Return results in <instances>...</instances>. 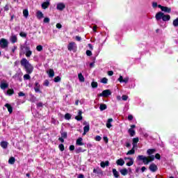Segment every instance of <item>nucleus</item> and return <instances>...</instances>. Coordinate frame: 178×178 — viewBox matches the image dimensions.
Listing matches in <instances>:
<instances>
[{"mask_svg": "<svg viewBox=\"0 0 178 178\" xmlns=\"http://www.w3.org/2000/svg\"><path fill=\"white\" fill-rule=\"evenodd\" d=\"M20 63L23 67H24L26 73L28 74H31L33 73V71L34 70V67L33 65L27 60L26 58H24L21 60Z\"/></svg>", "mask_w": 178, "mask_h": 178, "instance_id": "1", "label": "nucleus"}, {"mask_svg": "<svg viewBox=\"0 0 178 178\" xmlns=\"http://www.w3.org/2000/svg\"><path fill=\"white\" fill-rule=\"evenodd\" d=\"M154 159H155V156H154V155H151L147 157L143 155H139L137 157V160L143 161L144 165H148L149 162H152V161H154Z\"/></svg>", "mask_w": 178, "mask_h": 178, "instance_id": "2", "label": "nucleus"}, {"mask_svg": "<svg viewBox=\"0 0 178 178\" xmlns=\"http://www.w3.org/2000/svg\"><path fill=\"white\" fill-rule=\"evenodd\" d=\"M156 20L159 21L162 19L163 22H169L170 20V15H165L162 12H159L155 15Z\"/></svg>", "mask_w": 178, "mask_h": 178, "instance_id": "3", "label": "nucleus"}, {"mask_svg": "<svg viewBox=\"0 0 178 178\" xmlns=\"http://www.w3.org/2000/svg\"><path fill=\"white\" fill-rule=\"evenodd\" d=\"M21 51H25V55L26 58H30L31 55H33V51L30 50V47L29 46H21L20 47Z\"/></svg>", "mask_w": 178, "mask_h": 178, "instance_id": "4", "label": "nucleus"}, {"mask_svg": "<svg viewBox=\"0 0 178 178\" xmlns=\"http://www.w3.org/2000/svg\"><path fill=\"white\" fill-rule=\"evenodd\" d=\"M68 51H72L73 52H76L77 51V45L74 43V42H71L67 45Z\"/></svg>", "mask_w": 178, "mask_h": 178, "instance_id": "5", "label": "nucleus"}, {"mask_svg": "<svg viewBox=\"0 0 178 178\" xmlns=\"http://www.w3.org/2000/svg\"><path fill=\"white\" fill-rule=\"evenodd\" d=\"M112 94V92H111V90L107 89L105 90H103L102 93L99 94V97H103L104 98H108L109 95Z\"/></svg>", "mask_w": 178, "mask_h": 178, "instance_id": "6", "label": "nucleus"}, {"mask_svg": "<svg viewBox=\"0 0 178 178\" xmlns=\"http://www.w3.org/2000/svg\"><path fill=\"white\" fill-rule=\"evenodd\" d=\"M83 126H85L83 127V136H86V134H87V133H88V131H90V123L87 122V121H84L83 122Z\"/></svg>", "mask_w": 178, "mask_h": 178, "instance_id": "7", "label": "nucleus"}, {"mask_svg": "<svg viewBox=\"0 0 178 178\" xmlns=\"http://www.w3.org/2000/svg\"><path fill=\"white\" fill-rule=\"evenodd\" d=\"M9 45V42H8V40L5 38H1L0 40V47L3 49L8 48V46Z\"/></svg>", "mask_w": 178, "mask_h": 178, "instance_id": "8", "label": "nucleus"}, {"mask_svg": "<svg viewBox=\"0 0 178 178\" xmlns=\"http://www.w3.org/2000/svg\"><path fill=\"white\" fill-rule=\"evenodd\" d=\"M124 161H127V166H133L134 165V159L131 157H124Z\"/></svg>", "mask_w": 178, "mask_h": 178, "instance_id": "9", "label": "nucleus"}, {"mask_svg": "<svg viewBox=\"0 0 178 178\" xmlns=\"http://www.w3.org/2000/svg\"><path fill=\"white\" fill-rule=\"evenodd\" d=\"M158 8L162 10V12H165V13H170L172 12V8L166 7V6H163L161 5H159Z\"/></svg>", "mask_w": 178, "mask_h": 178, "instance_id": "10", "label": "nucleus"}, {"mask_svg": "<svg viewBox=\"0 0 178 178\" xmlns=\"http://www.w3.org/2000/svg\"><path fill=\"white\" fill-rule=\"evenodd\" d=\"M66 8V5L64 3H58L56 5L57 10H63Z\"/></svg>", "mask_w": 178, "mask_h": 178, "instance_id": "11", "label": "nucleus"}, {"mask_svg": "<svg viewBox=\"0 0 178 178\" xmlns=\"http://www.w3.org/2000/svg\"><path fill=\"white\" fill-rule=\"evenodd\" d=\"M129 76H127L124 79H123V76L122 75H120L118 79V81H120V83H129Z\"/></svg>", "mask_w": 178, "mask_h": 178, "instance_id": "12", "label": "nucleus"}, {"mask_svg": "<svg viewBox=\"0 0 178 178\" xmlns=\"http://www.w3.org/2000/svg\"><path fill=\"white\" fill-rule=\"evenodd\" d=\"M40 88H41V85H40V83L38 82H35V87H34L35 92H41V91L40 90Z\"/></svg>", "mask_w": 178, "mask_h": 178, "instance_id": "13", "label": "nucleus"}, {"mask_svg": "<svg viewBox=\"0 0 178 178\" xmlns=\"http://www.w3.org/2000/svg\"><path fill=\"white\" fill-rule=\"evenodd\" d=\"M149 170H151V172H156V170H158V167L156 166V165L152 163L149 167Z\"/></svg>", "mask_w": 178, "mask_h": 178, "instance_id": "14", "label": "nucleus"}, {"mask_svg": "<svg viewBox=\"0 0 178 178\" xmlns=\"http://www.w3.org/2000/svg\"><path fill=\"white\" fill-rule=\"evenodd\" d=\"M82 113L83 112H81V111L79 110L78 112V115L75 117L76 120H83V116H81Z\"/></svg>", "mask_w": 178, "mask_h": 178, "instance_id": "15", "label": "nucleus"}, {"mask_svg": "<svg viewBox=\"0 0 178 178\" xmlns=\"http://www.w3.org/2000/svg\"><path fill=\"white\" fill-rule=\"evenodd\" d=\"M10 41L15 44V42H17V36L16 35H12L10 38Z\"/></svg>", "mask_w": 178, "mask_h": 178, "instance_id": "16", "label": "nucleus"}, {"mask_svg": "<svg viewBox=\"0 0 178 178\" xmlns=\"http://www.w3.org/2000/svg\"><path fill=\"white\" fill-rule=\"evenodd\" d=\"M112 122H113V119L112 118H109L108 120H107V122L106 124V126L108 129H111V127H112Z\"/></svg>", "mask_w": 178, "mask_h": 178, "instance_id": "17", "label": "nucleus"}, {"mask_svg": "<svg viewBox=\"0 0 178 178\" xmlns=\"http://www.w3.org/2000/svg\"><path fill=\"white\" fill-rule=\"evenodd\" d=\"M36 17L38 19H39V20H40V19H42V17H44V14L42 13V12L38 10L36 13Z\"/></svg>", "mask_w": 178, "mask_h": 178, "instance_id": "18", "label": "nucleus"}, {"mask_svg": "<svg viewBox=\"0 0 178 178\" xmlns=\"http://www.w3.org/2000/svg\"><path fill=\"white\" fill-rule=\"evenodd\" d=\"M76 145H79V146L84 145V143H83V138H79L76 140Z\"/></svg>", "mask_w": 178, "mask_h": 178, "instance_id": "19", "label": "nucleus"}, {"mask_svg": "<svg viewBox=\"0 0 178 178\" xmlns=\"http://www.w3.org/2000/svg\"><path fill=\"white\" fill-rule=\"evenodd\" d=\"M116 163L118 165V166H123V165H124V161L123 159H120L117 160Z\"/></svg>", "mask_w": 178, "mask_h": 178, "instance_id": "20", "label": "nucleus"}, {"mask_svg": "<svg viewBox=\"0 0 178 178\" xmlns=\"http://www.w3.org/2000/svg\"><path fill=\"white\" fill-rule=\"evenodd\" d=\"M120 173H121L122 176H126L129 173V171L127 170V168H124L120 170Z\"/></svg>", "mask_w": 178, "mask_h": 178, "instance_id": "21", "label": "nucleus"}, {"mask_svg": "<svg viewBox=\"0 0 178 178\" xmlns=\"http://www.w3.org/2000/svg\"><path fill=\"white\" fill-rule=\"evenodd\" d=\"M5 106H6V108H8L9 113H12V112H13V108L12 107V106H10V104H6Z\"/></svg>", "mask_w": 178, "mask_h": 178, "instance_id": "22", "label": "nucleus"}, {"mask_svg": "<svg viewBox=\"0 0 178 178\" xmlns=\"http://www.w3.org/2000/svg\"><path fill=\"white\" fill-rule=\"evenodd\" d=\"M0 87L1 90H6V88H8L9 87V84L2 82L0 85Z\"/></svg>", "mask_w": 178, "mask_h": 178, "instance_id": "23", "label": "nucleus"}, {"mask_svg": "<svg viewBox=\"0 0 178 178\" xmlns=\"http://www.w3.org/2000/svg\"><path fill=\"white\" fill-rule=\"evenodd\" d=\"M0 145L2 148H3L4 149H6V148H8V142L2 141L1 142Z\"/></svg>", "mask_w": 178, "mask_h": 178, "instance_id": "24", "label": "nucleus"}, {"mask_svg": "<svg viewBox=\"0 0 178 178\" xmlns=\"http://www.w3.org/2000/svg\"><path fill=\"white\" fill-rule=\"evenodd\" d=\"M49 6V1H45L42 4V9H47Z\"/></svg>", "mask_w": 178, "mask_h": 178, "instance_id": "25", "label": "nucleus"}, {"mask_svg": "<svg viewBox=\"0 0 178 178\" xmlns=\"http://www.w3.org/2000/svg\"><path fill=\"white\" fill-rule=\"evenodd\" d=\"M78 79H79V81H81V83H84L85 79H84V76H83V74L79 73L78 74Z\"/></svg>", "mask_w": 178, "mask_h": 178, "instance_id": "26", "label": "nucleus"}, {"mask_svg": "<svg viewBox=\"0 0 178 178\" xmlns=\"http://www.w3.org/2000/svg\"><path fill=\"white\" fill-rule=\"evenodd\" d=\"M48 74H49V77H54V76H55V72H54V70H49V71L47 72Z\"/></svg>", "mask_w": 178, "mask_h": 178, "instance_id": "27", "label": "nucleus"}, {"mask_svg": "<svg viewBox=\"0 0 178 178\" xmlns=\"http://www.w3.org/2000/svg\"><path fill=\"white\" fill-rule=\"evenodd\" d=\"M100 166L102 168H105V166H109V161H106L105 162L102 161L101 163H100Z\"/></svg>", "mask_w": 178, "mask_h": 178, "instance_id": "28", "label": "nucleus"}, {"mask_svg": "<svg viewBox=\"0 0 178 178\" xmlns=\"http://www.w3.org/2000/svg\"><path fill=\"white\" fill-rule=\"evenodd\" d=\"M128 131L131 137H134V136H136V131H134L133 129H129Z\"/></svg>", "mask_w": 178, "mask_h": 178, "instance_id": "29", "label": "nucleus"}, {"mask_svg": "<svg viewBox=\"0 0 178 178\" xmlns=\"http://www.w3.org/2000/svg\"><path fill=\"white\" fill-rule=\"evenodd\" d=\"M113 175L115 178L119 177V172H118L115 168L113 169Z\"/></svg>", "mask_w": 178, "mask_h": 178, "instance_id": "30", "label": "nucleus"}, {"mask_svg": "<svg viewBox=\"0 0 178 178\" xmlns=\"http://www.w3.org/2000/svg\"><path fill=\"white\" fill-rule=\"evenodd\" d=\"M155 149H149L147 151V155H152V154H154Z\"/></svg>", "mask_w": 178, "mask_h": 178, "instance_id": "31", "label": "nucleus"}, {"mask_svg": "<svg viewBox=\"0 0 178 178\" xmlns=\"http://www.w3.org/2000/svg\"><path fill=\"white\" fill-rule=\"evenodd\" d=\"M23 15L24 16V17H26V19H27L29 17V10L27 9L24 10Z\"/></svg>", "mask_w": 178, "mask_h": 178, "instance_id": "32", "label": "nucleus"}, {"mask_svg": "<svg viewBox=\"0 0 178 178\" xmlns=\"http://www.w3.org/2000/svg\"><path fill=\"white\" fill-rule=\"evenodd\" d=\"M15 161V157H10L8 160V163H10V165H13Z\"/></svg>", "mask_w": 178, "mask_h": 178, "instance_id": "33", "label": "nucleus"}, {"mask_svg": "<svg viewBox=\"0 0 178 178\" xmlns=\"http://www.w3.org/2000/svg\"><path fill=\"white\" fill-rule=\"evenodd\" d=\"M134 154H136V150H134V149H131L127 152V155H134Z\"/></svg>", "mask_w": 178, "mask_h": 178, "instance_id": "34", "label": "nucleus"}, {"mask_svg": "<svg viewBox=\"0 0 178 178\" xmlns=\"http://www.w3.org/2000/svg\"><path fill=\"white\" fill-rule=\"evenodd\" d=\"M107 106L106 104H101L99 106L100 111H105L106 109Z\"/></svg>", "mask_w": 178, "mask_h": 178, "instance_id": "35", "label": "nucleus"}, {"mask_svg": "<svg viewBox=\"0 0 178 178\" xmlns=\"http://www.w3.org/2000/svg\"><path fill=\"white\" fill-rule=\"evenodd\" d=\"M65 119L66 120H70V119H72V115H70V113H66L65 115Z\"/></svg>", "mask_w": 178, "mask_h": 178, "instance_id": "36", "label": "nucleus"}, {"mask_svg": "<svg viewBox=\"0 0 178 178\" xmlns=\"http://www.w3.org/2000/svg\"><path fill=\"white\" fill-rule=\"evenodd\" d=\"M91 86L92 88H97L98 87V83H97L95 81H92L91 83Z\"/></svg>", "mask_w": 178, "mask_h": 178, "instance_id": "37", "label": "nucleus"}, {"mask_svg": "<svg viewBox=\"0 0 178 178\" xmlns=\"http://www.w3.org/2000/svg\"><path fill=\"white\" fill-rule=\"evenodd\" d=\"M172 24H173L174 27H178V18L175 19L172 22Z\"/></svg>", "mask_w": 178, "mask_h": 178, "instance_id": "38", "label": "nucleus"}, {"mask_svg": "<svg viewBox=\"0 0 178 178\" xmlns=\"http://www.w3.org/2000/svg\"><path fill=\"white\" fill-rule=\"evenodd\" d=\"M15 93V90H13V89H9L8 90H7V94L8 95H13V94Z\"/></svg>", "mask_w": 178, "mask_h": 178, "instance_id": "39", "label": "nucleus"}, {"mask_svg": "<svg viewBox=\"0 0 178 178\" xmlns=\"http://www.w3.org/2000/svg\"><path fill=\"white\" fill-rule=\"evenodd\" d=\"M30 74H26L24 75V80H30L31 76L29 75Z\"/></svg>", "mask_w": 178, "mask_h": 178, "instance_id": "40", "label": "nucleus"}, {"mask_svg": "<svg viewBox=\"0 0 178 178\" xmlns=\"http://www.w3.org/2000/svg\"><path fill=\"white\" fill-rule=\"evenodd\" d=\"M101 83H103V84H106L108 83V79L106 78L102 79Z\"/></svg>", "mask_w": 178, "mask_h": 178, "instance_id": "41", "label": "nucleus"}, {"mask_svg": "<svg viewBox=\"0 0 178 178\" xmlns=\"http://www.w3.org/2000/svg\"><path fill=\"white\" fill-rule=\"evenodd\" d=\"M122 101H127V99H129V96L124 95L122 96Z\"/></svg>", "mask_w": 178, "mask_h": 178, "instance_id": "42", "label": "nucleus"}, {"mask_svg": "<svg viewBox=\"0 0 178 178\" xmlns=\"http://www.w3.org/2000/svg\"><path fill=\"white\" fill-rule=\"evenodd\" d=\"M54 81H55V83H59V81H60V76H56L54 78Z\"/></svg>", "mask_w": 178, "mask_h": 178, "instance_id": "43", "label": "nucleus"}, {"mask_svg": "<svg viewBox=\"0 0 178 178\" xmlns=\"http://www.w3.org/2000/svg\"><path fill=\"white\" fill-rule=\"evenodd\" d=\"M36 49L39 52H41V51H42V47L41 45H38V46L36 47Z\"/></svg>", "mask_w": 178, "mask_h": 178, "instance_id": "44", "label": "nucleus"}, {"mask_svg": "<svg viewBox=\"0 0 178 178\" xmlns=\"http://www.w3.org/2000/svg\"><path fill=\"white\" fill-rule=\"evenodd\" d=\"M61 137L63 138H66L67 137V134L66 132L61 133Z\"/></svg>", "mask_w": 178, "mask_h": 178, "instance_id": "45", "label": "nucleus"}, {"mask_svg": "<svg viewBox=\"0 0 178 178\" xmlns=\"http://www.w3.org/2000/svg\"><path fill=\"white\" fill-rule=\"evenodd\" d=\"M43 86H45L46 87H48V86H49V81L48 80H45L44 83H43Z\"/></svg>", "mask_w": 178, "mask_h": 178, "instance_id": "46", "label": "nucleus"}, {"mask_svg": "<svg viewBox=\"0 0 178 178\" xmlns=\"http://www.w3.org/2000/svg\"><path fill=\"white\" fill-rule=\"evenodd\" d=\"M58 147H59L60 151H65V146L63 145V144L59 145Z\"/></svg>", "mask_w": 178, "mask_h": 178, "instance_id": "47", "label": "nucleus"}, {"mask_svg": "<svg viewBox=\"0 0 178 178\" xmlns=\"http://www.w3.org/2000/svg\"><path fill=\"white\" fill-rule=\"evenodd\" d=\"M158 6H159V5H158V3H156V2H153L152 3V8H154V9L156 8H158Z\"/></svg>", "mask_w": 178, "mask_h": 178, "instance_id": "48", "label": "nucleus"}, {"mask_svg": "<svg viewBox=\"0 0 178 178\" xmlns=\"http://www.w3.org/2000/svg\"><path fill=\"white\" fill-rule=\"evenodd\" d=\"M19 35H20V37H24V38L27 37V34L26 33H24V32H21L19 33Z\"/></svg>", "mask_w": 178, "mask_h": 178, "instance_id": "49", "label": "nucleus"}, {"mask_svg": "<svg viewBox=\"0 0 178 178\" xmlns=\"http://www.w3.org/2000/svg\"><path fill=\"white\" fill-rule=\"evenodd\" d=\"M86 55H87V56H91L92 55V52H91V51H90V50H87Z\"/></svg>", "mask_w": 178, "mask_h": 178, "instance_id": "50", "label": "nucleus"}, {"mask_svg": "<svg viewBox=\"0 0 178 178\" xmlns=\"http://www.w3.org/2000/svg\"><path fill=\"white\" fill-rule=\"evenodd\" d=\"M137 143H138V138H134L133 139V143L134 144H137Z\"/></svg>", "mask_w": 178, "mask_h": 178, "instance_id": "51", "label": "nucleus"}, {"mask_svg": "<svg viewBox=\"0 0 178 178\" xmlns=\"http://www.w3.org/2000/svg\"><path fill=\"white\" fill-rule=\"evenodd\" d=\"M95 140L96 141H101L102 138H101V136H97L95 137Z\"/></svg>", "mask_w": 178, "mask_h": 178, "instance_id": "52", "label": "nucleus"}, {"mask_svg": "<svg viewBox=\"0 0 178 178\" xmlns=\"http://www.w3.org/2000/svg\"><path fill=\"white\" fill-rule=\"evenodd\" d=\"M93 173H97V174H99V173H102V170H99V171H98V170H97V169H94L93 170Z\"/></svg>", "mask_w": 178, "mask_h": 178, "instance_id": "53", "label": "nucleus"}, {"mask_svg": "<svg viewBox=\"0 0 178 178\" xmlns=\"http://www.w3.org/2000/svg\"><path fill=\"white\" fill-rule=\"evenodd\" d=\"M49 17H45L43 20L44 23H49Z\"/></svg>", "mask_w": 178, "mask_h": 178, "instance_id": "54", "label": "nucleus"}, {"mask_svg": "<svg viewBox=\"0 0 178 178\" xmlns=\"http://www.w3.org/2000/svg\"><path fill=\"white\" fill-rule=\"evenodd\" d=\"M56 27L57 28V29H62V24H56Z\"/></svg>", "mask_w": 178, "mask_h": 178, "instance_id": "55", "label": "nucleus"}, {"mask_svg": "<svg viewBox=\"0 0 178 178\" xmlns=\"http://www.w3.org/2000/svg\"><path fill=\"white\" fill-rule=\"evenodd\" d=\"M18 95H19V97H24V92H19V93H18Z\"/></svg>", "mask_w": 178, "mask_h": 178, "instance_id": "56", "label": "nucleus"}, {"mask_svg": "<svg viewBox=\"0 0 178 178\" xmlns=\"http://www.w3.org/2000/svg\"><path fill=\"white\" fill-rule=\"evenodd\" d=\"M75 40H76V41H81V37H80V36H76V37H75Z\"/></svg>", "mask_w": 178, "mask_h": 178, "instance_id": "57", "label": "nucleus"}, {"mask_svg": "<svg viewBox=\"0 0 178 178\" xmlns=\"http://www.w3.org/2000/svg\"><path fill=\"white\" fill-rule=\"evenodd\" d=\"M4 10H6V11L9 10V5L7 4V5L5 6Z\"/></svg>", "mask_w": 178, "mask_h": 178, "instance_id": "58", "label": "nucleus"}, {"mask_svg": "<svg viewBox=\"0 0 178 178\" xmlns=\"http://www.w3.org/2000/svg\"><path fill=\"white\" fill-rule=\"evenodd\" d=\"M155 158L156 159H161V155H159V154H156Z\"/></svg>", "mask_w": 178, "mask_h": 178, "instance_id": "59", "label": "nucleus"}, {"mask_svg": "<svg viewBox=\"0 0 178 178\" xmlns=\"http://www.w3.org/2000/svg\"><path fill=\"white\" fill-rule=\"evenodd\" d=\"M70 151H74V145L70 146Z\"/></svg>", "mask_w": 178, "mask_h": 178, "instance_id": "60", "label": "nucleus"}, {"mask_svg": "<svg viewBox=\"0 0 178 178\" xmlns=\"http://www.w3.org/2000/svg\"><path fill=\"white\" fill-rule=\"evenodd\" d=\"M76 154L81 152V147H79L78 149H76Z\"/></svg>", "mask_w": 178, "mask_h": 178, "instance_id": "61", "label": "nucleus"}, {"mask_svg": "<svg viewBox=\"0 0 178 178\" xmlns=\"http://www.w3.org/2000/svg\"><path fill=\"white\" fill-rule=\"evenodd\" d=\"M132 119H134L133 115H128V120H131Z\"/></svg>", "mask_w": 178, "mask_h": 178, "instance_id": "62", "label": "nucleus"}, {"mask_svg": "<svg viewBox=\"0 0 178 178\" xmlns=\"http://www.w3.org/2000/svg\"><path fill=\"white\" fill-rule=\"evenodd\" d=\"M108 76H113V71H108Z\"/></svg>", "mask_w": 178, "mask_h": 178, "instance_id": "63", "label": "nucleus"}, {"mask_svg": "<svg viewBox=\"0 0 178 178\" xmlns=\"http://www.w3.org/2000/svg\"><path fill=\"white\" fill-rule=\"evenodd\" d=\"M78 178H84V175L83 174H80L79 176H78Z\"/></svg>", "mask_w": 178, "mask_h": 178, "instance_id": "64", "label": "nucleus"}]
</instances>
